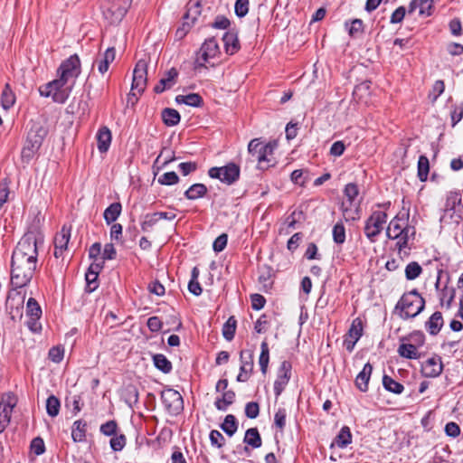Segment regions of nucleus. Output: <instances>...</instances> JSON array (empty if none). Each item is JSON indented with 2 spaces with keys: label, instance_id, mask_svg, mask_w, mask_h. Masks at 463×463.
<instances>
[{
  "label": "nucleus",
  "instance_id": "1",
  "mask_svg": "<svg viewBox=\"0 0 463 463\" xmlns=\"http://www.w3.org/2000/svg\"><path fill=\"white\" fill-rule=\"evenodd\" d=\"M37 262L27 258L17 259L12 255L11 260V284L15 288L27 286L32 280L36 269Z\"/></svg>",
  "mask_w": 463,
  "mask_h": 463
},
{
  "label": "nucleus",
  "instance_id": "2",
  "mask_svg": "<svg viewBox=\"0 0 463 463\" xmlns=\"http://www.w3.org/2000/svg\"><path fill=\"white\" fill-rule=\"evenodd\" d=\"M425 307V299L416 288L404 293L395 306L402 319L417 317Z\"/></svg>",
  "mask_w": 463,
  "mask_h": 463
},
{
  "label": "nucleus",
  "instance_id": "3",
  "mask_svg": "<svg viewBox=\"0 0 463 463\" xmlns=\"http://www.w3.org/2000/svg\"><path fill=\"white\" fill-rule=\"evenodd\" d=\"M43 243V238L40 233L28 232L20 239L13 255L17 256L19 260L21 258H27L37 262L38 245Z\"/></svg>",
  "mask_w": 463,
  "mask_h": 463
},
{
  "label": "nucleus",
  "instance_id": "4",
  "mask_svg": "<svg viewBox=\"0 0 463 463\" xmlns=\"http://www.w3.org/2000/svg\"><path fill=\"white\" fill-rule=\"evenodd\" d=\"M68 82L61 76L57 79L41 86L39 88L40 95L43 97H52V100L63 104L67 101L71 92L73 83L67 86Z\"/></svg>",
  "mask_w": 463,
  "mask_h": 463
},
{
  "label": "nucleus",
  "instance_id": "5",
  "mask_svg": "<svg viewBox=\"0 0 463 463\" xmlns=\"http://www.w3.org/2000/svg\"><path fill=\"white\" fill-rule=\"evenodd\" d=\"M388 215L385 212L374 211L365 221L364 234L371 242H375L381 234L383 224L387 222Z\"/></svg>",
  "mask_w": 463,
  "mask_h": 463
},
{
  "label": "nucleus",
  "instance_id": "6",
  "mask_svg": "<svg viewBox=\"0 0 463 463\" xmlns=\"http://www.w3.org/2000/svg\"><path fill=\"white\" fill-rule=\"evenodd\" d=\"M240 166L235 163H229L221 167H211L208 175L211 178L219 179L226 184H232L240 178Z\"/></svg>",
  "mask_w": 463,
  "mask_h": 463
},
{
  "label": "nucleus",
  "instance_id": "7",
  "mask_svg": "<svg viewBox=\"0 0 463 463\" xmlns=\"http://www.w3.org/2000/svg\"><path fill=\"white\" fill-rule=\"evenodd\" d=\"M81 72L80 58L77 54L71 55L63 61L57 69V76H61L68 83L71 80L75 81ZM74 84V82H72Z\"/></svg>",
  "mask_w": 463,
  "mask_h": 463
},
{
  "label": "nucleus",
  "instance_id": "8",
  "mask_svg": "<svg viewBox=\"0 0 463 463\" xmlns=\"http://www.w3.org/2000/svg\"><path fill=\"white\" fill-rule=\"evenodd\" d=\"M162 402L171 415H178L184 411V400L179 392L167 388L161 392Z\"/></svg>",
  "mask_w": 463,
  "mask_h": 463
},
{
  "label": "nucleus",
  "instance_id": "9",
  "mask_svg": "<svg viewBox=\"0 0 463 463\" xmlns=\"http://www.w3.org/2000/svg\"><path fill=\"white\" fill-rule=\"evenodd\" d=\"M220 53V48L214 37L206 39L196 54L195 68L205 67L210 59Z\"/></svg>",
  "mask_w": 463,
  "mask_h": 463
},
{
  "label": "nucleus",
  "instance_id": "10",
  "mask_svg": "<svg viewBox=\"0 0 463 463\" xmlns=\"http://www.w3.org/2000/svg\"><path fill=\"white\" fill-rule=\"evenodd\" d=\"M24 295L17 291L16 288L8 292L5 308L12 320L23 317Z\"/></svg>",
  "mask_w": 463,
  "mask_h": 463
},
{
  "label": "nucleus",
  "instance_id": "11",
  "mask_svg": "<svg viewBox=\"0 0 463 463\" xmlns=\"http://www.w3.org/2000/svg\"><path fill=\"white\" fill-rule=\"evenodd\" d=\"M129 5L128 0H112L103 13L111 23H118L126 15Z\"/></svg>",
  "mask_w": 463,
  "mask_h": 463
},
{
  "label": "nucleus",
  "instance_id": "12",
  "mask_svg": "<svg viewBox=\"0 0 463 463\" xmlns=\"http://www.w3.org/2000/svg\"><path fill=\"white\" fill-rule=\"evenodd\" d=\"M147 82V62L146 60H139L133 71V80L131 90H137L139 94L143 93Z\"/></svg>",
  "mask_w": 463,
  "mask_h": 463
},
{
  "label": "nucleus",
  "instance_id": "13",
  "mask_svg": "<svg viewBox=\"0 0 463 463\" xmlns=\"http://www.w3.org/2000/svg\"><path fill=\"white\" fill-rule=\"evenodd\" d=\"M363 330L364 326L362 320L359 317L354 319L344 340V345L349 353L353 352L355 344L363 335Z\"/></svg>",
  "mask_w": 463,
  "mask_h": 463
},
{
  "label": "nucleus",
  "instance_id": "14",
  "mask_svg": "<svg viewBox=\"0 0 463 463\" xmlns=\"http://www.w3.org/2000/svg\"><path fill=\"white\" fill-rule=\"evenodd\" d=\"M1 402L3 405L2 412H5L4 418L0 420V433H2L10 422L11 414L17 403V397L14 392H6L2 395Z\"/></svg>",
  "mask_w": 463,
  "mask_h": 463
},
{
  "label": "nucleus",
  "instance_id": "15",
  "mask_svg": "<svg viewBox=\"0 0 463 463\" xmlns=\"http://www.w3.org/2000/svg\"><path fill=\"white\" fill-rule=\"evenodd\" d=\"M421 373L424 377L436 378L439 376L443 371V364L441 357L434 354L421 364Z\"/></svg>",
  "mask_w": 463,
  "mask_h": 463
},
{
  "label": "nucleus",
  "instance_id": "16",
  "mask_svg": "<svg viewBox=\"0 0 463 463\" xmlns=\"http://www.w3.org/2000/svg\"><path fill=\"white\" fill-rule=\"evenodd\" d=\"M409 213H406L402 215L400 213L397 214L389 223L386 230V236L390 240H395L397 237L401 236L403 232V227L405 223L408 222Z\"/></svg>",
  "mask_w": 463,
  "mask_h": 463
},
{
  "label": "nucleus",
  "instance_id": "17",
  "mask_svg": "<svg viewBox=\"0 0 463 463\" xmlns=\"http://www.w3.org/2000/svg\"><path fill=\"white\" fill-rule=\"evenodd\" d=\"M277 147V142H269L262 146L261 156L260 157V169H268L275 163L273 153Z\"/></svg>",
  "mask_w": 463,
  "mask_h": 463
},
{
  "label": "nucleus",
  "instance_id": "18",
  "mask_svg": "<svg viewBox=\"0 0 463 463\" xmlns=\"http://www.w3.org/2000/svg\"><path fill=\"white\" fill-rule=\"evenodd\" d=\"M178 77V71L175 68H172L165 72L158 83L155 86L154 91L156 93H162L166 90L171 89L175 83Z\"/></svg>",
  "mask_w": 463,
  "mask_h": 463
},
{
  "label": "nucleus",
  "instance_id": "19",
  "mask_svg": "<svg viewBox=\"0 0 463 463\" xmlns=\"http://www.w3.org/2000/svg\"><path fill=\"white\" fill-rule=\"evenodd\" d=\"M444 325L442 314L439 311L434 312L430 318L425 322V328L431 335H436L439 333Z\"/></svg>",
  "mask_w": 463,
  "mask_h": 463
},
{
  "label": "nucleus",
  "instance_id": "20",
  "mask_svg": "<svg viewBox=\"0 0 463 463\" xmlns=\"http://www.w3.org/2000/svg\"><path fill=\"white\" fill-rule=\"evenodd\" d=\"M373 372V365L370 363H366L363 370L358 373L355 378V385L361 392L368 391V383Z\"/></svg>",
  "mask_w": 463,
  "mask_h": 463
},
{
  "label": "nucleus",
  "instance_id": "21",
  "mask_svg": "<svg viewBox=\"0 0 463 463\" xmlns=\"http://www.w3.org/2000/svg\"><path fill=\"white\" fill-rule=\"evenodd\" d=\"M226 53L232 55L240 50V43L237 33L234 31H228L222 37Z\"/></svg>",
  "mask_w": 463,
  "mask_h": 463
},
{
  "label": "nucleus",
  "instance_id": "22",
  "mask_svg": "<svg viewBox=\"0 0 463 463\" xmlns=\"http://www.w3.org/2000/svg\"><path fill=\"white\" fill-rule=\"evenodd\" d=\"M71 226L63 225L61 231L54 238V246L60 249V253H63L68 248L71 238Z\"/></svg>",
  "mask_w": 463,
  "mask_h": 463
},
{
  "label": "nucleus",
  "instance_id": "23",
  "mask_svg": "<svg viewBox=\"0 0 463 463\" xmlns=\"http://www.w3.org/2000/svg\"><path fill=\"white\" fill-rule=\"evenodd\" d=\"M111 143V132L109 128L102 127L97 133V146L100 153H105L109 150Z\"/></svg>",
  "mask_w": 463,
  "mask_h": 463
},
{
  "label": "nucleus",
  "instance_id": "24",
  "mask_svg": "<svg viewBox=\"0 0 463 463\" xmlns=\"http://www.w3.org/2000/svg\"><path fill=\"white\" fill-rule=\"evenodd\" d=\"M116 57V51L114 47L108 48L105 52L96 61L98 70L101 74L109 71L110 63L113 62Z\"/></svg>",
  "mask_w": 463,
  "mask_h": 463
},
{
  "label": "nucleus",
  "instance_id": "25",
  "mask_svg": "<svg viewBox=\"0 0 463 463\" xmlns=\"http://www.w3.org/2000/svg\"><path fill=\"white\" fill-rule=\"evenodd\" d=\"M47 135V130L39 123H33L27 134L26 139L30 140L36 145L42 146L44 137Z\"/></svg>",
  "mask_w": 463,
  "mask_h": 463
},
{
  "label": "nucleus",
  "instance_id": "26",
  "mask_svg": "<svg viewBox=\"0 0 463 463\" xmlns=\"http://www.w3.org/2000/svg\"><path fill=\"white\" fill-rule=\"evenodd\" d=\"M186 12L183 16L184 20H188L194 24L197 17L201 14L202 5L200 0H190L186 5Z\"/></svg>",
  "mask_w": 463,
  "mask_h": 463
},
{
  "label": "nucleus",
  "instance_id": "27",
  "mask_svg": "<svg viewBox=\"0 0 463 463\" xmlns=\"http://www.w3.org/2000/svg\"><path fill=\"white\" fill-rule=\"evenodd\" d=\"M352 442V433L347 426L342 427L339 433L334 439V441L331 444V447L335 445L344 449L346 448Z\"/></svg>",
  "mask_w": 463,
  "mask_h": 463
},
{
  "label": "nucleus",
  "instance_id": "28",
  "mask_svg": "<svg viewBox=\"0 0 463 463\" xmlns=\"http://www.w3.org/2000/svg\"><path fill=\"white\" fill-rule=\"evenodd\" d=\"M87 432V423L83 420L74 421L71 428V438L74 442H82L85 440Z\"/></svg>",
  "mask_w": 463,
  "mask_h": 463
},
{
  "label": "nucleus",
  "instance_id": "29",
  "mask_svg": "<svg viewBox=\"0 0 463 463\" xmlns=\"http://www.w3.org/2000/svg\"><path fill=\"white\" fill-rule=\"evenodd\" d=\"M207 191L208 189L205 184L201 183L194 184L184 192V197L188 200H197L205 196Z\"/></svg>",
  "mask_w": 463,
  "mask_h": 463
},
{
  "label": "nucleus",
  "instance_id": "30",
  "mask_svg": "<svg viewBox=\"0 0 463 463\" xmlns=\"http://www.w3.org/2000/svg\"><path fill=\"white\" fill-rule=\"evenodd\" d=\"M433 7V0H412L409 5V13L420 9V14L430 15Z\"/></svg>",
  "mask_w": 463,
  "mask_h": 463
},
{
  "label": "nucleus",
  "instance_id": "31",
  "mask_svg": "<svg viewBox=\"0 0 463 463\" xmlns=\"http://www.w3.org/2000/svg\"><path fill=\"white\" fill-rule=\"evenodd\" d=\"M161 118L167 127L176 126L181 119L179 112L175 109L165 108L161 112Z\"/></svg>",
  "mask_w": 463,
  "mask_h": 463
},
{
  "label": "nucleus",
  "instance_id": "32",
  "mask_svg": "<svg viewBox=\"0 0 463 463\" xmlns=\"http://www.w3.org/2000/svg\"><path fill=\"white\" fill-rule=\"evenodd\" d=\"M175 102L178 104H185L191 107H201L203 105V98L198 93H190L188 95H177Z\"/></svg>",
  "mask_w": 463,
  "mask_h": 463
},
{
  "label": "nucleus",
  "instance_id": "33",
  "mask_svg": "<svg viewBox=\"0 0 463 463\" xmlns=\"http://www.w3.org/2000/svg\"><path fill=\"white\" fill-rule=\"evenodd\" d=\"M243 442L247 445L252 447L253 449H258L261 446L262 440L260 435V432L257 428H250L246 430L245 436L243 439Z\"/></svg>",
  "mask_w": 463,
  "mask_h": 463
},
{
  "label": "nucleus",
  "instance_id": "34",
  "mask_svg": "<svg viewBox=\"0 0 463 463\" xmlns=\"http://www.w3.org/2000/svg\"><path fill=\"white\" fill-rule=\"evenodd\" d=\"M241 367L240 371L251 373L253 370V352L250 350L241 351L240 353Z\"/></svg>",
  "mask_w": 463,
  "mask_h": 463
},
{
  "label": "nucleus",
  "instance_id": "35",
  "mask_svg": "<svg viewBox=\"0 0 463 463\" xmlns=\"http://www.w3.org/2000/svg\"><path fill=\"white\" fill-rule=\"evenodd\" d=\"M122 206L120 203H111L106 210L104 211L103 216L104 220L108 224L114 222L121 213Z\"/></svg>",
  "mask_w": 463,
  "mask_h": 463
},
{
  "label": "nucleus",
  "instance_id": "36",
  "mask_svg": "<svg viewBox=\"0 0 463 463\" xmlns=\"http://www.w3.org/2000/svg\"><path fill=\"white\" fill-rule=\"evenodd\" d=\"M398 354L404 358L407 359H419L420 357L418 349L415 348V345L408 343H402L398 348Z\"/></svg>",
  "mask_w": 463,
  "mask_h": 463
},
{
  "label": "nucleus",
  "instance_id": "37",
  "mask_svg": "<svg viewBox=\"0 0 463 463\" xmlns=\"http://www.w3.org/2000/svg\"><path fill=\"white\" fill-rule=\"evenodd\" d=\"M430 173V161L429 158L421 155L419 157L418 165H417V176L420 182H425L428 179V175Z\"/></svg>",
  "mask_w": 463,
  "mask_h": 463
},
{
  "label": "nucleus",
  "instance_id": "38",
  "mask_svg": "<svg viewBox=\"0 0 463 463\" xmlns=\"http://www.w3.org/2000/svg\"><path fill=\"white\" fill-rule=\"evenodd\" d=\"M154 365L164 373H169L172 371V363L162 354L153 355Z\"/></svg>",
  "mask_w": 463,
  "mask_h": 463
},
{
  "label": "nucleus",
  "instance_id": "39",
  "mask_svg": "<svg viewBox=\"0 0 463 463\" xmlns=\"http://www.w3.org/2000/svg\"><path fill=\"white\" fill-rule=\"evenodd\" d=\"M221 429L229 436L232 437L238 430V421L234 415L228 414L225 416L223 422L221 424Z\"/></svg>",
  "mask_w": 463,
  "mask_h": 463
},
{
  "label": "nucleus",
  "instance_id": "40",
  "mask_svg": "<svg viewBox=\"0 0 463 463\" xmlns=\"http://www.w3.org/2000/svg\"><path fill=\"white\" fill-rule=\"evenodd\" d=\"M237 321L234 317H230L222 326V335L227 341L234 338Z\"/></svg>",
  "mask_w": 463,
  "mask_h": 463
},
{
  "label": "nucleus",
  "instance_id": "41",
  "mask_svg": "<svg viewBox=\"0 0 463 463\" xmlns=\"http://www.w3.org/2000/svg\"><path fill=\"white\" fill-rule=\"evenodd\" d=\"M383 385L387 391L395 394H401L404 390V386L402 383L396 382L388 375H383Z\"/></svg>",
  "mask_w": 463,
  "mask_h": 463
},
{
  "label": "nucleus",
  "instance_id": "42",
  "mask_svg": "<svg viewBox=\"0 0 463 463\" xmlns=\"http://www.w3.org/2000/svg\"><path fill=\"white\" fill-rule=\"evenodd\" d=\"M260 354L259 357V364L260 366L261 373L265 374L267 373L269 362V349L268 343L263 341L260 345Z\"/></svg>",
  "mask_w": 463,
  "mask_h": 463
},
{
  "label": "nucleus",
  "instance_id": "43",
  "mask_svg": "<svg viewBox=\"0 0 463 463\" xmlns=\"http://www.w3.org/2000/svg\"><path fill=\"white\" fill-rule=\"evenodd\" d=\"M461 194L459 191H450L447 194L446 210L455 211L456 206L461 204Z\"/></svg>",
  "mask_w": 463,
  "mask_h": 463
},
{
  "label": "nucleus",
  "instance_id": "44",
  "mask_svg": "<svg viewBox=\"0 0 463 463\" xmlns=\"http://www.w3.org/2000/svg\"><path fill=\"white\" fill-rule=\"evenodd\" d=\"M264 144L258 138L252 139L248 145V151L251 155L253 160L258 161V166L260 167V157L261 156L262 146Z\"/></svg>",
  "mask_w": 463,
  "mask_h": 463
},
{
  "label": "nucleus",
  "instance_id": "45",
  "mask_svg": "<svg viewBox=\"0 0 463 463\" xmlns=\"http://www.w3.org/2000/svg\"><path fill=\"white\" fill-rule=\"evenodd\" d=\"M14 94L12 91L9 84H6L1 95L2 106L5 109H8L14 104Z\"/></svg>",
  "mask_w": 463,
  "mask_h": 463
},
{
  "label": "nucleus",
  "instance_id": "46",
  "mask_svg": "<svg viewBox=\"0 0 463 463\" xmlns=\"http://www.w3.org/2000/svg\"><path fill=\"white\" fill-rule=\"evenodd\" d=\"M345 26L348 27V34L352 38H356L364 33V23L361 19H354L350 25L346 22Z\"/></svg>",
  "mask_w": 463,
  "mask_h": 463
},
{
  "label": "nucleus",
  "instance_id": "47",
  "mask_svg": "<svg viewBox=\"0 0 463 463\" xmlns=\"http://www.w3.org/2000/svg\"><path fill=\"white\" fill-rule=\"evenodd\" d=\"M422 272L421 266L416 262H410L405 268V277L408 280H413L417 279Z\"/></svg>",
  "mask_w": 463,
  "mask_h": 463
},
{
  "label": "nucleus",
  "instance_id": "48",
  "mask_svg": "<svg viewBox=\"0 0 463 463\" xmlns=\"http://www.w3.org/2000/svg\"><path fill=\"white\" fill-rule=\"evenodd\" d=\"M26 313L32 319H37L42 315L41 307L33 298H30L27 301Z\"/></svg>",
  "mask_w": 463,
  "mask_h": 463
},
{
  "label": "nucleus",
  "instance_id": "49",
  "mask_svg": "<svg viewBox=\"0 0 463 463\" xmlns=\"http://www.w3.org/2000/svg\"><path fill=\"white\" fill-rule=\"evenodd\" d=\"M61 403L57 397L51 395L46 401V411L49 416L55 417L59 414Z\"/></svg>",
  "mask_w": 463,
  "mask_h": 463
},
{
  "label": "nucleus",
  "instance_id": "50",
  "mask_svg": "<svg viewBox=\"0 0 463 463\" xmlns=\"http://www.w3.org/2000/svg\"><path fill=\"white\" fill-rule=\"evenodd\" d=\"M334 242L343 244L345 241V228L342 222H336L332 231Z\"/></svg>",
  "mask_w": 463,
  "mask_h": 463
},
{
  "label": "nucleus",
  "instance_id": "51",
  "mask_svg": "<svg viewBox=\"0 0 463 463\" xmlns=\"http://www.w3.org/2000/svg\"><path fill=\"white\" fill-rule=\"evenodd\" d=\"M40 147L41 146L30 142V140L26 139L22 150V158L26 162L30 161Z\"/></svg>",
  "mask_w": 463,
  "mask_h": 463
},
{
  "label": "nucleus",
  "instance_id": "52",
  "mask_svg": "<svg viewBox=\"0 0 463 463\" xmlns=\"http://www.w3.org/2000/svg\"><path fill=\"white\" fill-rule=\"evenodd\" d=\"M402 341H408L410 344L415 345L416 349H418V347L423 345L425 342V335L420 331H415L407 337L402 338Z\"/></svg>",
  "mask_w": 463,
  "mask_h": 463
},
{
  "label": "nucleus",
  "instance_id": "53",
  "mask_svg": "<svg viewBox=\"0 0 463 463\" xmlns=\"http://www.w3.org/2000/svg\"><path fill=\"white\" fill-rule=\"evenodd\" d=\"M127 444V438L124 434H116L112 436L109 445L113 451H120Z\"/></svg>",
  "mask_w": 463,
  "mask_h": 463
},
{
  "label": "nucleus",
  "instance_id": "54",
  "mask_svg": "<svg viewBox=\"0 0 463 463\" xmlns=\"http://www.w3.org/2000/svg\"><path fill=\"white\" fill-rule=\"evenodd\" d=\"M118 423L111 420L100 425L99 430L105 436L112 437L118 433Z\"/></svg>",
  "mask_w": 463,
  "mask_h": 463
},
{
  "label": "nucleus",
  "instance_id": "55",
  "mask_svg": "<svg viewBox=\"0 0 463 463\" xmlns=\"http://www.w3.org/2000/svg\"><path fill=\"white\" fill-rule=\"evenodd\" d=\"M157 182L162 185H173L179 182V177L175 172H167L159 176Z\"/></svg>",
  "mask_w": 463,
  "mask_h": 463
},
{
  "label": "nucleus",
  "instance_id": "56",
  "mask_svg": "<svg viewBox=\"0 0 463 463\" xmlns=\"http://www.w3.org/2000/svg\"><path fill=\"white\" fill-rule=\"evenodd\" d=\"M290 377L286 374L279 373L275 383H274V392L276 396H279L283 392L284 388L288 384Z\"/></svg>",
  "mask_w": 463,
  "mask_h": 463
},
{
  "label": "nucleus",
  "instance_id": "57",
  "mask_svg": "<svg viewBox=\"0 0 463 463\" xmlns=\"http://www.w3.org/2000/svg\"><path fill=\"white\" fill-rule=\"evenodd\" d=\"M287 411L285 408H279L274 416L275 426L282 432L286 426Z\"/></svg>",
  "mask_w": 463,
  "mask_h": 463
},
{
  "label": "nucleus",
  "instance_id": "58",
  "mask_svg": "<svg viewBox=\"0 0 463 463\" xmlns=\"http://www.w3.org/2000/svg\"><path fill=\"white\" fill-rule=\"evenodd\" d=\"M452 127H455L463 118V102L454 105L450 110Z\"/></svg>",
  "mask_w": 463,
  "mask_h": 463
},
{
  "label": "nucleus",
  "instance_id": "59",
  "mask_svg": "<svg viewBox=\"0 0 463 463\" xmlns=\"http://www.w3.org/2000/svg\"><path fill=\"white\" fill-rule=\"evenodd\" d=\"M30 449L36 456L43 455L45 452L44 441L41 437H36L31 441Z\"/></svg>",
  "mask_w": 463,
  "mask_h": 463
},
{
  "label": "nucleus",
  "instance_id": "60",
  "mask_svg": "<svg viewBox=\"0 0 463 463\" xmlns=\"http://www.w3.org/2000/svg\"><path fill=\"white\" fill-rule=\"evenodd\" d=\"M98 277L94 273L87 271L85 274V279H86V292L91 293L93 292L99 286L98 283Z\"/></svg>",
  "mask_w": 463,
  "mask_h": 463
},
{
  "label": "nucleus",
  "instance_id": "61",
  "mask_svg": "<svg viewBox=\"0 0 463 463\" xmlns=\"http://www.w3.org/2000/svg\"><path fill=\"white\" fill-rule=\"evenodd\" d=\"M49 359L53 363L59 364L64 356V349L61 346H53L49 350Z\"/></svg>",
  "mask_w": 463,
  "mask_h": 463
},
{
  "label": "nucleus",
  "instance_id": "62",
  "mask_svg": "<svg viewBox=\"0 0 463 463\" xmlns=\"http://www.w3.org/2000/svg\"><path fill=\"white\" fill-rule=\"evenodd\" d=\"M344 194L347 197L348 201L353 203L359 194L357 184L354 183L347 184L344 189Z\"/></svg>",
  "mask_w": 463,
  "mask_h": 463
},
{
  "label": "nucleus",
  "instance_id": "63",
  "mask_svg": "<svg viewBox=\"0 0 463 463\" xmlns=\"http://www.w3.org/2000/svg\"><path fill=\"white\" fill-rule=\"evenodd\" d=\"M234 8L238 17H244L249 12V0H236Z\"/></svg>",
  "mask_w": 463,
  "mask_h": 463
},
{
  "label": "nucleus",
  "instance_id": "64",
  "mask_svg": "<svg viewBox=\"0 0 463 463\" xmlns=\"http://www.w3.org/2000/svg\"><path fill=\"white\" fill-rule=\"evenodd\" d=\"M260 406L258 402H250L245 406V415L250 419H255L259 416Z\"/></svg>",
  "mask_w": 463,
  "mask_h": 463
}]
</instances>
